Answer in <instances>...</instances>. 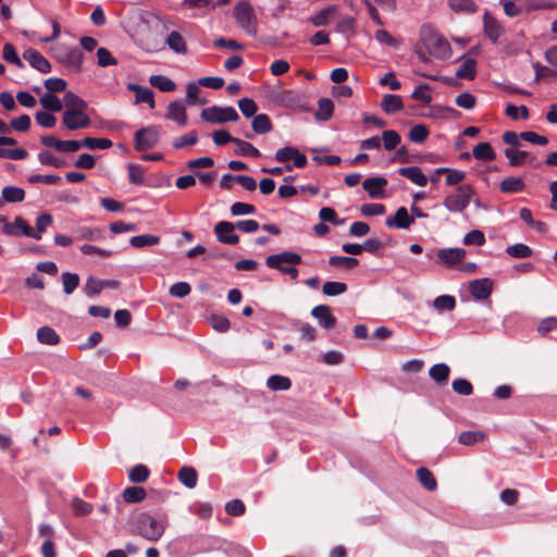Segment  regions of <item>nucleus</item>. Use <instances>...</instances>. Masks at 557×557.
I'll use <instances>...</instances> for the list:
<instances>
[{
	"label": "nucleus",
	"mask_w": 557,
	"mask_h": 557,
	"mask_svg": "<svg viewBox=\"0 0 557 557\" xmlns=\"http://www.w3.org/2000/svg\"><path fill=\"white\" fill-rule=\"evenodd\" d=\"M137 27L133 35L136 45L147 52H157L164 48L163 32L165 23L156 14L141 11L137 15Z\"/></svg>",
	"instance_id": "f257e3e1"
},
{
	"label": "nucleus",
	"mask_w": 557,
	"mask_h": 557,
	"mask_svg": "<svg viewBox=\"0 0 557 557\" xmlns=\"http://www.w3.org/2000/svg\"><path fill=\"white\" fill-rule=\"evenodd\" d=\"M301 263V256L293 251H283L267 257L265 264L280 271L282 274L289 275L293 280L298 277L296 264Z\"/></svg>",
	"instance_id": "f03ea898"
},
{
	"label": "nucleus",
	"mask_w": 557,
	"mask_h": 557,
	"mask_svg": "<svg viewBox=\"0 0 557 557\" xmlns=\"http://www.w3.org/2000/svg\"><path fill=\"white\" fill-rule=\"evenodd\" d=\"M53 57L74 72H79L83 63V52L75 46L58 44L52 47Z\"/></svg>",
	"instance_id": "7ed1b4c3"
},
{
	"label": "nucleus",
	"mask_w": 557,
	"mask_h": 557,
	"mask_svg": "<svg viewBox=\"0 0 557 557\" xmlns=\"http://www.w3.org/2000/svg\"><path fill=\"white\" fill-rule=\"evenodd\" d=\"M136 532L148 541H158L163 532V524L148 513H140L135 520Z\"/></svg>",
	"instance_id": "20e7f679"
},
{
	"label": "nucleus",
	"mask_w": 557,
	"mask_h": 557,
	"mask_svg": "<svg viewBox=\"0 0 557 557\" xmlns=\"http://www.w3.org/2000/svg\"><path fill=\"white\" fill-rule=\"evenodd\" d=\"M474 189L471 185H460L454 194L444 198L443 206L449 212H462L470 203Z\"/></svg>",
	"instance_id": "39448f33"
},
{
	"label": "nucleus",
	"mask_w": 557,
	"mask_h": 557,
	"mask_svg": "<svg viewBox=\"0 0 557 557\" xmlns=\"http://www.w3.org/2000/svg\"><path fill=\"white\" fill-rule=\"evenodd\" d=\"M234 17L237 24L250 36L257 34V15L251 4L247 1H240L234 7Z\"/></svg>",
	"instance_id": "423d86ee"
},
{
	"label": "nucleus",
	"mask_w": 557,
	"mask_h": 557,
	"mask_svg": "<svg viewBox=\"0 0 557 557\" xmlns=\"http://www.w3.org/2000/svg\"><path fill=\"white\" fill-rule=\"evenodd\" d=\"M200 116L203 121L212 124H223L226 122H236L239 119L237 111L233 107L212 106L201 111Z\"/></svg>",
	"instance_id": "0eeeda50"
},
{
	"label": "nucleus",
	"mask_w": 557,
	"mask_h": 557,
	"mask_svg": "<svg viewBox=\"0 0 557 557\" xmlns=\"http://www.w3.org/2000/svg\"><path fill=\"white\" fill-rule=\"evenodd\" d=\"M422 41L429 52L437 59H447L450 55L448 41L440 34L425 32Z\"/></svg>",
	"instance_id": "6e6552de"
},
{
	"label": "nucleus",
	"mask_w": 557,
	"mask_h": 557,
	"mask_svg": "<svg viewBox=\"0 0 557 557\" xmlns=\"http://www.w3.org/2000/svg\"><path fill=\"white\" fill-rule=\"evenodd\" d=\"M159 141V128L157 126H148L138 129L135 134V149L145 151L153 148Z\"/></svg>",
	"instance_id": "1a4fd4ad"
},
{
	"label": "nucleus",
	"mask_w": 557,
	"mask_h": 557,
	"mask_svg": "<svg viewBox=\"0 0 557 557\" xmlns=\"http://www.w3.org/2000/svg\"><path fill=\"white\" fill-rule=\"evenodd\" d=\"M62 123L65 128L76 131L88 127L91 120L86 111L63 112Z\"/></svg>",
	"instance_id": "9d476101"
},
{
	"label": "nucleus",
	"mask_w": 557,
	"mask_h": 557,
	"mask_svg": "<svg viewBox=\"0 0 557 557\" xmlns=\"http://www.w3.org/2000/svg\"><path fill=\"white\" fill-rule=\"evenodd\" d=\"M16 140L9 136H0V159L24 160L28 152L24 148L7 149L3 146H14Z\"/></svg>",
	"instance_id": "9b49d317"
},
{
	"label": "nucleus",
	"mask_w": 557,
	"mask_h": 557,
	"mask_svg": "<svg viewBox=\"0 0 557 557\" xmlns=\"http://www.w3.org/2000/svg\"><path fill=\"white\" fill-rule=\"evenodd\" d=\"M414 223L413 215H410L408 210L405 207H400L397 209L394 215H391L386 219L385 225L387 227L407 230Z\"/></svg>",
	"instance_id": "f8f14e48"
},
{
	"label": "nucleus",
	"mask_w": 557,
	"mask_h": 557,
	"mask_svg": "<svg viewBox=\"0 0 557 557\" xmlns=\"http://www.w3.org/2000/svg\"><path fill=\"white\" fill-rule=\"evenodd\" d=\"M234 223L227 221H221L214 226L218 240L227 245H236L239 242V236L234 234Z\"/></svg>",
	"instance_id": "ddd939ff"
},
{
	"label": "nucleus",
	"mask_w": 557,
	"mask_h": 557,
	"mask_svg": "<svg viewBox=\"0 0 557 557\" xmlns=\"http://www.w3.org/2000/svg\"><path fill=\"white\" fill-rule=\"evenodd\" d=\"M23 58L36 70L41 73H49L51 71L50 62L37 50L27 49L23 53Z\"/></svg>",
	"instance_id": "4468645a"
},
{
	"label": "nucleus",
	"mask_w": 557,
	"mask_h": 557,
	"mask_svg": "<svg viewBox=\"0 0 557 557\" xmlns=\"http://www.w3.org/2000/svg\"><path fill=\"white\" fill-rule=\"evenodd\" d=\"M387 185V180L384 177H369L362 183L363 189L373 199L384 197V187Z\"/></svg>",
	"instance_id": "2eb2a0df"
},
{
	"label": "nucleus",
	"mask_w": 557,
	"mask_h": 557,
	"mask_svg": "<svg viewBox=\"0 0 557 557\" xmlns=\"http://www.w3.org/2000/svg\"><path fill=\"white\" fill-rule=\"evenodd\" d=\"M311 315L319 321L324 329H332L336 324V318L332 314L331 308L326 305L315 306L311 310Z\"/></svg>",
	"instance_id": "dca6fc26"
},
{
	"label": "nucleus",
	"mask_w": 557,
	"mask_h": 557,
	"mask_svg": "<svg viewBox=\"0 0 557 557\" xmlns=\"http://www.w3.org/2000/svg\"><path fill=\"white\" fill-rule=\"evenodd\" d=\"M278 100L284 107L290 109H300L306 104L305 95L295 90H283L278 95Z\"/></svg>",
	"instance_id": "f3484780"
},
{
	"label": "nucleus",
	"mask_w": 557,
	"mask_h": 557,
	"mask_svg": "<svg viewBox=\"0 0 557 557\" xmlns=\"http://www.w3.org/2000/svg\"><path fill=\"white\" fill-rule=\"evenodd\" d=\"M466 251L462 248H445L437 251L438 260L448 265H455L465 259Z\"/></svg>",
	"instance_id": "a211bd4d"
},
{
	"label": "nucleus",
	"mask_w": 557,
	"mask_h": 557,
	"mask_svg": "<svg viewBox=\"0 0 557 557\" xmlns=\"http://www.w3.org/2000/svg\"><path fill=\"white\" fill-rule=\"evenodd\" d=\"M165 117L185 126L187 123L186 108L181 100H175L168 106Z\"/></svg>",
	"instance_id": "6ab92c4d"
},
{
	"label": "nucleus",
	"mask_w": 557,
	"mask_h": 557,
	"mask_svg": "<svg viewBox=\"0 0 557 557\" xmlns=\"http://www.w3.org/2000/svg\"><path fill=\"white\" fill-rule=\"evenodd\" d=\"M469 289L475 299L483 300L491 295L492 282L490 278L474 280L470 283Z\"/></svg>",
	"instance_id": "aec40b11"
},
{
	"label": "nucleus",
	"mask_w": 557,
	"mask_h": 557,
	"mask_svg": "<svg viewBox=\"0 0 557 557\" xmlns=\"http://www.w3.org/2000/svg\"><path fill=\"white\" fill-rule=\"evenodd\" d=\"M484 23V32L487 37L495 44L498 38L502 36L504 29L502 25L492 16L488 12H486L483 16Z\"/></svg>",
	"instance_id": "412c9836"
},
{
	"label": "nucleus",
	"mask_w": 557,
	"mask_h": 557,
	"mask_svg": "<svg viewBox=\"0 0 557 557\" xmlns=\"http://www.w3.org/2000/svg\"><path fill=\"white\" fill-rule=\"evenodd\" d=\"M63 112L87 111L88 104L81 97L72 91H67L63 97Z\"/></svg>",
	"instance_id": "4be33fe9"
},
{
	"label": "nucleus",
	"mask_w": 557,
	"mask_h": 557,
	"mask_svg": "<svg viewBox=\"0 0 557 557\" xmlns=\"http://www.w3.org/2000/svg\"><path fill=\"white\" fill-rule=\"evenodd\" d=\"M398 173L420 187L428 184L426 175L418 166L400 168Z\"/></svg>",
	"instance_id": "5701e85b"
},
{
	"label": "nucleus",
	"mask_w": 557,
	"mask_h": 557,
	"mask_svg": "<svg viewBox=\"0 0 557 557\" xmlns=\"http://www.w3.org/2000/svg\"><path fill=\"white\" fill-rule=\"evenodd\" d=\"M450 368L446 363H436L429 370L430 377L440 386H444L448 382Z\"/></svg>",
	"instance_id": "b1692460"
},
{
	"label": "nucleus",
	"mask_w": 557,
	"mask_h": 557,
	"mask_svg": "<svg viewBox=\"0 0 557 557\" xmlns=\"http://www.w3.org/2000/svg\"><path fill=\"white\" fill-rule=\"evenodd\" d=\"M127 88L135 92V101H136V103L145 102L151 109L154 108L156 102H154L152 90H150V89H148L146 87L136 85V84H128Z\"/></svg>",
	"instance_id": "393cba45"
},
{
	"label": "nucleus",
	"mask_w": 557,
	"mask_h": 557,
	"mask_svg": "<svg viewBox=\"0 0 557 557\" xmlns=\"http://www.w3.org/2000/svg\"><path fill=\"white\" fill-rule=\"evenodd\" d=\"M164 44H166L171 50L180 54H186L188 51L186 41L184 40L183 36L175 30L171 32L166 36Z\"/></svg>",
	"instance_id": "a878e982"
},
{
	"label": "nucleus",
	"mask_w": 557,
	"mask_h": 557,
	"mask_svg": "<svg viewBox=\"0 0 557 557\" xmlns=\"http://www.w3.org/2000/svg\"><path fill=\"white\" fill-rule=\"evenodd\" d=\"M381 108L385 113L392 114L400 111L404 108V102L399 95L387 94L383 97Z\"/></svg>",
	"instance_id": "bb28decb"
},
{
	"label": "nucleus",
	"mask_w": 557,
	"mask_h": 557,
	"mask_svg": "<svg viewBox=\"0 0 557 557\" xmlns=\"http://www.w3.org/2000/svg\"><path fill=\"white\" fill-rule=\"evenodd\" d=\"M476 73V62L474 59H466L456 71V77L462 79H473Z\"/></svg>",
	"instance_id": "cd10ccee"
},
{
	"label": "nucleus",
	"mask_w": 557,
	"mask_h": 557,
	"mask_svg": "<svg viewBox=\"0 0 557 557\" xmlns=\"http://www.w3.org/2000/svg\"><path fill=\"white\" fill-rule=\"evenodd\" d=\"M180 482L188 488H194L197 484L198 474L193 467H183L177 474Z\"/></svg>",
	"instance_id": "c85d7f7f"
},
{
	"label": "nucleus",
	"mask_w": 557,
	"mask_h": 557,
	"mask_svg": "<svg viewBox=\"0 0 557 557\" xmlns=\"http://www.w3.org/2000/svg\"><path fill=\"white\" fill-rule=\"evenodd\" d=\"M335 12H336V7H334V5L327 7L323 10H321L320 12H318L317 14H314L313 16H311L310 21L314 26H325L334 17Z\"/></svg>",
	"instance_id": "c756f323"
},
{
	"label": "nucleus",
	"mask_w": 557,
	"mask_h": 557,
	"mask_svg": "<svg viewBox=\"0 0 557 557\" xmlns=\"http://www.w3.org/2000/svg\"><path fill=\"white\" fill-rule=\"evenodd\" d=\"M472 154L476 160H482V161H492L496 157L492 146L488 143L478 144L473 148Z\"/></svg>",
	"instance_id": "7c9ffc66"
},
{
	"label": "nucleus",
	"mask_w": 557,
	"mask_h": 557,
	"mask_svg": "<svg viewBox=\"0 0 557 557\" xmlns=\"http://www.w3.org/2000/svg\"><path fill=\"white\" fill-rule=\"evenodd\" d=\"M319 110L315 112L314 116L318 121H327L332 117L334 112V104L329 98H321L318 102Z\"/></svg>",
	"instance_id": "2f4dec72"
},
{
	"label": "nucleus",
	"mask_w": 557,
	"mask_h": 557,
	"mask_svg": "<svg viewBox=\"0 0 557 557\" xmlns=\"http://www.w3.org/2000/svg\"><path fill=\"white\" fill-rule=\"evenodd\" d=\"M1 196L4 202L15 203L24 200L25 191L20 187L7 186L2 189Z\"/></svg>",
	"instance_id": "473e14b6"
},
{
	"label": "nucleus",
	"mask_w": 557,
	"mask_h": 557,
	"mask_svg": "<svg viewBox=\"0 0 557 557\" xmlns=\"http://www.w3.org/2000/svg\"><path fill=\"white\" fill-rule=\"evenodd\" d=\"M37 339L41 344L57 345L60 342L59 335L50 326H41L37 330Z\"/></svg>",
	"instance_id": "72a5a7b5"
},
{
	"label": "nucleus",
	"mask_w": 557,
	"mask_h": 557,
	"mask_svg": "<svg viewBox=\"0 0 557 557\" xmlns=\"http://www.w3.org/2000/svg\"><path fill=\"white\" fill-rule=\"evenodd\" d=\"M485 440V434L481 431H465L458 436V443L465 446H472Z\"/></svg>",
	"instance_id": "f704fd0d"
},
{
	"label": "nucleus",
	"mask_w": 557,
	"mask_h": 557,
	"mask_svg": "<svg viewBox=\"0 0 557 557\" xmlns=\"http://www.w3.org/2000/svg\"><path fill=\"white\" fill-rule=\"evenodd\" d=\"M160 243V237L151 234L133 236L129 244L135 248L151 247Z\"/></svg>",
	"instance_id": "c9c22d12"
},
{
	"label": "nucleus",
	"mask_w": 557,
	"mask_h": 557,
	"mask_svg": "<svg viewBox=\"0 0 557 557\" xmlns=\"http://www.w3.org/2000/svg\"><path fill=\"white\" fill-rule=\"evenodd\" d=\"M417 478L421 485H423L428 491H435L437 487V482L433 475V473L424 468L421 467L417 470Z\"/></svg>",
	"instance_id": "e433bc0d"
},
{
	"label": "nucleus",
	"mask_w": 557,
	"mask_h": 557,
	"mask_svg": "<svg viewBox=\"0 0 557 557\" xmlns=\"http://www.w3.org/2000/svg\"><path fill=\"white\" fill-rule=\"evenodd\" d=\"M524 182L520 177L510 176L500 183V190L506 194L523 190Z\"/></svg>",
	"instance_id": "4c0bfd02"
},
{
	"label": "nucleus",
	"mask_w": 557,
	"mask_h": 557,
	"mask_svg": "<svg viewBox=\"0 0 557 557\" xmlns=\"http://www.w3.org/2000/svg\"><path fill=\"white\" fill-rule=\"evenodd\" d=\"M149 83L161 91L168 92L173 91L176 88L175 83L163 75H152L149 78Z\"/></svg>",
	"instance_id": "58836bf2"
},
{
	"label": "nucleus",
	"mask_w": 557,
	"mask_h": 557,
	"mask_svg": "<svg viewBox=\"0 0 557 557\" xmlns=\"http://www.w3.org/2000/svg\"><path fill=\"white\" fill-rule=\"evenodd\" d=\"M267 386L271 391H287L292 386V382L287 376L271 375L267 381Z\"/></svg>",
	"instance_id": "ea45409f"
},
{
	"label": "nucleus",
	"mask_w": 557,
	"mask_h": 557,
	"mask_svg": "<svg viewBox=\"0 0 557 557\" xmlns=\"http://www.w3.org/2000/svg\"><path fill=\"white\" fill-rule=\"evenodd\" d=\"M40 103L47 111L59 112L63 109V100L61 101L51 92L45 94L40 98Z\"/></svg>",
	"instance_id": "a19ab883"
},
{
	"label": "nucleus",
	"mask_w": 557,
	"mask_h": 557,
	"mask_svg": "<svg viewBox=\"0 0 557 557\" xmlns=\"http://www.w3.org/2000/svg\"><path fill=\"white\" fill-rule=\"evenodd\" d=\"M234 144L237 146L236 153L244 157L259 158L260 151L253 147L250 143L236 138Z\"/></svg>",
	"instance_id": "79ce46f5"
},
{
	"label": "nucleus",
	"mask_w": 557,
	"mask_h": 557,
	"mask_svg": "<svg viewBox=\"0 0 557 557\" xmlns=\"http://www.w3.org/2000/svg\"><path fill=\"white\" fill-rule=\"evenodd\" d=\"M251 126L258 134H264L272 129V123L269 116L264 113L255 115Z\"/></svg>",
	"instance_id": "37998d69"
},
{
	"label": "nucleus",
	"mask_w": 557,
	"mask_h": 557,
	"mask_svg": "<svg viewBox=\"0 0 557 557\" xmlns=\"http://www.w3.org/2000/svg\"><path fill=\"white\" fill-rule=\"evenodd\" d=\"M146 497V491L140 486H129L123 492V498L126 503H139Z\"/></svg>",
	"instance_id": "c03bdc74"
},
{
	"label": "nucleus",
	"mask_w": 557,
	"mask_h": 557,
	"mask_svg": "<svg viewBox=\"0 0 557 557\" xmlns=\"http://www.w3.org/2000/svg\"><path fill=\"white\" fill-rule=\"evenodd\" d=\"M506 252L512 258L524 259L532 256V249L525 244H515L506 248Z\"/></svg>",
	"instance_id": "a18cd8bd"
},
{
	"label": "nucleus",
	"mask_w": 557,
	"mask_h": 557,
	"mask_svg": "<svg viewBox=\"0 0 557 557\" xmlns=\"http://www.w3.org/2000/svg\"><path fill=\"white\" fill-rule=\"evenodd\" d=\"M150 471L144 465L133 467L128 473V479L134 483H143L149 478Z\"/></svg>",
	"instance_id": "49530a36"
},
{
	"label": "nucleus",
	"mask_w": 557,
	"mask_h": 557,
	"mask_svg": "<svg viewBox=\"0 0 557 557\" xmlns=\"http://www.w3.org/2000/svg\"><path fill=\"white\" fill-rule=\"evenodd\" d=\"M82 148H88V149H108L112 146V141L107 138H91L86 137L81 140Z\"/></svg>",
	"instance_id": "de8ad7c7"
},
{
	"label": "nucleus",
	"mask_w": 557,
	"mask_h": 557,
	"mask_svg": "<svg viewBox=\"0 0 557 557\" xmlns=\"http://www.w3.org/2000/svg\"><path fill=\"white\" fill-rule=\"evenodd\" d=\"M433 306L437 311H451L456 307V300L450 295H442L434 299Z\"/></svg>",
	"instance_id": "09e8293b"
},
{
	"label": "nucleus",
	"mask_w": 557,
	"mask_h": 557,
	"mask_svg": "<svg viewBox=\"0 0 557 557\" xmlns=\"http://www.w3.org/2000/svg\"><path fill=\"white\" fill-rule=\"evenodd\" d=\"M347 290V285L342 282H326L323 284L322 292L325 296H338Z\"/></svg>",
	"instance_id": "8fccbe9b"
},
{
	"label": "nucleus",
	"mask_w": 557,
	"mask_h": 557,
	"mask_svg": "<svg viewBox=\"0 0 557 557\" xmlns=\"http://www.w3.org/2000/svg\"><path fill=\"white\" fill-rule=\"evenodd\" d=\"M13 228L17 230L21 235L33 237L35 239H40L38 234H35L33 227H30L27 222L22 216H16L13 221Z\"/></svg>",
	"instance_id": "3c124183"
},
{
	"label": "nucleus",
	"mask_w": 557,
	"mask_h": 557,
	"mask_svg": "<svg viewBox=\"0 0 557 557\" xmlns=\"http://www.w3.org/2000/svg\"><path fill=\"white\" fill-rule=\"evenodd\" d=\"M63 289L66 295H71L79 284V276L76 273L64 272L62 274Z\"/></svg>",
	"instance_id": "603ef678"
},
{
	"label": "nucleus",
	"mask_w": 557,
	"mask_h": 557,
	"mask_svg": "<svg viewBox=\"0 0 557 557\" xmlns=\"http://www.w3.org/2000/svg\"><path fill=\"white\" fill-rule=\"evenodd\" d=\"M374 38L382 45H386L393 48H397L401 45V40L393 37L385 29H379L374 34Z\"/></svg>",
	"instance_id": "864d4df0"
},
{
	"label": "nucleus",
	"mask_w": 557,
	"mask_h": 557,
	"mask_svg": "<svg viewBox=\"0 0 557 557\" xmlns=\"http://www.w3.org/2000/svg\"><path fill=\"white\" fill-rule=\"evenodd\" d=\"M330 265L352 269L358 265V259L354 257L333 256L329 259Z\"/></svg>",
	"instance_id": "5fc2aeb1"
},
{
	"label": "nucleus",
	"mask_w": 557,
	"mask_h": 557,
	"mask_svg": "<svg viewBox=\"0 0 557 557\" xmlns=\"http://www.w3.org/2000/svg\"><path fill=\"white\" fill-rule=\"evenodd\" d=\"M3 59L9 63L18 66L20 69L24 67V64L17 55L16 50L12 44L8 42L3 46Z\"/></svg>",
	"instance_id": "6e6d98bb"
},
{
	"label": "nucleus",
	"mask_w": 557,
	"mask_h": 557,
	"mask_svg": "<svg viewBox=\"0 0 557 557\" xmlns=\"http://www.w3.org/2000/svg\"><path fill=\"white\" fill-rule=\"evenodd\" d=\"M451 387L455 393L462 395V396H469L473 393L472 384L466 379L454 380L451 383Z\"/></svg>",
	"instance_id": "4d7b16f0"
},
{
	"label": "nucleus",
	"mask_w": 557,
	"mask_h": 557,
	"mask_svg": "<svg viewBox=\"0 0 557 557\" xmlns=\"http://www.w3.org/2000/svg\"><path fill=\"white\" fill-rule=\"evenodd\" d=\"M199 92H200V89H199L198 85L195 83H189L186 88V102L191 106L206 104L207 101L205 99H201V100L198 99Z\"/></svg>",
	"instance_id": "13d9d810"
},
{
	"label": "nucleus",
	"mask_w": 557,
	"mask_h": 557,
	"mask_svg": "<svg viewBox=\"0 0 557 557\" xmlns=\"http://www.w3.org/2000/svg\"><path fill=\"white\" fill-rule=\"evenodd\" d=\"M382 140L384 144V148L386 150H393L400 143V136L396 131H384L382 135Z\"/></svg>",
	"instance_id": "bf43d9fd"
},
{
	"label": "nucleus",
	"mask_w": 557,
	"mask_h": 557,
	"mask_svg": "<svg viewBox=\"0 0 557 557\" xmlns=\"http://www.w3.org/2000/svg\"><path fill=\"white\" fill-rule=\"evenodd\" d=\"M505 156L509 159V164L511 166H517L522 164L527 160L529 154L525 151L508 148L505 150Z\"/></svg>",
	"instance_id": "052dcab7"
},
{
	"label": "nucleus",
	"mask_w": 557,
	"mask_h": 557,
	"mask_svg": "<svg viewBox=\"0 0 557 557\" xmlns=\"http://www.w3.org/2000/svg\"><path fill=\"white\" fill-rule=\"evenodd\" d=\"M319 216L323 222H331L335 225H342L344 223V220L339 219L335 210L331 207H323L319 211Z\"/></svg>",
	"instance_id": "680f3d73"
},
{
	"label": "nucleus",
	"mask_w": 557,
	"mask_h": 557,
	"mask_svg": "<svg viewBox=\"0 0 557 557\" xmlns=\"http://www.w3.org/2000/svg\"><path fill=\"white\" fill-rule=\"evenodd\" d=\"M238 108L246 117L256 115L258 107L256 102L250 98H243L238 101Z\"/></svg>",
	"instance_id": "e2e57ef3"
},
{
	"label": "nucleus",
	"mask_w": 557,
	"mask_h": 557,
	"mask_svg": "<svg viewBox=\"0 0 557 557\" xmlns=\"http://www.w3.org/2000/svg\"><path fill=\"white\" fill-rule=\"evenodd\" d=\"M429 136V131L424 125H416L409 132V139L413 143H423Z\"/></svg>",
	"instance_id": "0e129e2a"
},
{
	"label": "nucleus",
	"mask_w": 557,
	"mask_h": 557,
	"mask_svg": "<svg viewBox=\"0 0 557 557\" xmlns=\"http://www.w3.org/2000/svg\"><path fill=\"white\" fill-rule=\"evenodd\" d=\"M84 289L87 296H96L103 289L102 281L89 276L86 281Z\"/></svg>",
	"instance_id": "69168bd1"
},
{
	"label": "nucleus",
	"mask_w": 557,
	"mask_h": 557,
	"mask_svg": "<svg viewBox=\"0 0 557 557\" xmlns=\"http://www.w3.org/2000/svg\"><path fill=\"white\" fill-rule=\"evenodd\" d=\"M298 149L293 146H286L284 148L278 149L275 152V160L281 163H286L289 160H294L296 157Z\"/></svg>",
	"instance_id": "338daca9"
},
{
	"label": "nucleus",
	"mask_w": 557,
	"mask_h": 557,
	"mask_svg": "<svg viewBox=\"0 0 557 557\" xmlns=\"http://www.w3.org/2000/svg\"><path fill=\"white\" fill-rule=\"evenodd\" d=\"M72 508L77 516H87L92 511V505L90 503L77 497L72 500Z\"/></svg>",
	"instance_id": "774afa93"
}]
</instances>
